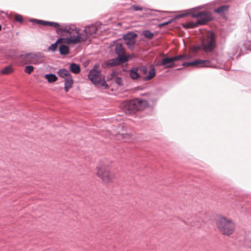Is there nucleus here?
Here are the masks:
<instances>
[{
    "mask_svg": "<svg viewBox=\"0 0 251 251\" xmlns=\"http://www.w3.org/2000/svg\"><path fill=\"white\" fill-rule=\"evenodd\" d=\"M98 27L95 24L86 26L83 30H80L73 25L63 24L57 32L61 35H70L75 45L87 40L90 41L95 36Z\"/></svg>",
    "mask_w": 251,
    "mask_h": 251,
    "instance_id": "1",
    "label": "nucleus"
},
{
    "mask_svg": "<svg viewBox=\"0 0 251 251\" xmlns=\"http://www.w3.org/2000/svg\"><path fill=\"white\" fill-rule=\"evenodd\" d=\"M16 58L22 66L26 64L38 65L45 60L44 54L40 52H23L17 55Z\"/></svg>",
    "mask_w": 251,
    "mask_h": 251,
    "instance_id": "2",
    "label": "nucleus"
},
{
    "mask_svg": "<svg viewBox=\"0 0 251 251\" xmlns=\"http://www.w3.org/2000/svg\"><path fill=\"white\" fill-rule=\"evenodd\" d=\"M217 35L212 31L206 32L205 37L201 40V44L199 46L194 48V51H198L200 50L208 53L212 52L217 46Z\"/></svg>",
    "mask_w": 251,
    "mask_h": 251,
    "instance_id": "3",
    "label": "nucleus"
},
{
    "mask_svg": "<svg viewBox=\"0 0 251 251\" xmlns=\"http://www.w3.org/2000/svg\"><path fill=\"white\" fill-rule=\"evenodd\" d=\"M148 105L147 100L137 99L124 101L121 104V107L126 114L130 115L143 109Z\"/></svg>",
    "mask_w": 251,
    "mask_h": 251,
    "instance_id": "4",
    "label": "nucleus"
},
{
    "mask_svg": "<svg viewBox=\"0 0 251 251\" xmlns=\"http://www.w3.org/2000/svg\"><path fill=\"white\" fill-rule=\"evenodd\" d=\"M191 15L192 17L199 18L196 23H189L184 26L186 28H194L197 25L205 24L212 19L211 13L208 11L192 12Z\"/></svg>",
    "mask_w": 251,
    "mask_h": 251,
    "instance_id": "5",
    "label": "nucleus"
},
{
    "mask_svg": "<svg viewBox=\"0 0 251 251\" xmlns=\"http://www.w3.org/2000/svg\"><path fill=\"white\" fill-rule=\"evenodd\" d=\"M97 176L105 183L112 182L115 177L114 174L110 171L106 164H100V166L97 167Z\"/></svg>",
    "mask_w": 251,
    "mask_h": 251,
    "instance_id": "6",
    "label": "nucleus"
},
{
    "mask_svg": "<svg viewBox=\"0 0 251 251\" xmlns=\"http://www.w3.org/2000/svg\"><path fill=\"white\" fill-rule=\"evenodd\" d=\"M217 225L219 230L225 235H230L234 232L235 228L234 223L225 217L220 218L218 220Z\"/></svg>",
    "mask_w": 251,
    "mask_h": 251,
    "instance_id": "7",
    "label": "nucleus"
},
{
    "mask_svg": "<svg viewBox=\"0 0 251 251\" xmlns=\"http://www.w3.org/2000/svg\"><path fill=\"white\" fill-rule=\"evenodd\" d=\"M94 68L91 70L88 75L89 79L95 85L103 86L105 88H108V86L106 84L103 76L101 75L100 72Z\"/></svg>",
    "mask_w": 251,
    "mask_h": 251,
    "instance_id": "8",
    "label": "nucleus"
},
{
    "mask_svg": "<svg viewBox=\"0 0 251 251\" xmlns=\"http://www.w3.org/2000/svg\"><path fill=\"white\" fill-rule=\"evenodd\" d=\"M67 36L66 38H59L55 43L52 44L49 48L48 50L52 52L56 51L58 47V44L62 43L67 45H75L72 38L70 35H63Z\"/></svg>",
    "mask_w": 251,
    "mask_h": 251,
    "instance_id": "9",
    "label": "nucleus"
},
{
    "mask_svg": "<svg viewBox=\"0 0 251 251\" xmlns=\"http://www.w3.org/2000/svg\"><path fill=\"white\" fill-rule=\"evenodd\" d=\"M182 66H197L202 67H213V64L210 60H196L193 62H184L182 64Z\"/></svg>",
    "mask_w": 251,
    "mask_h": 251,
    "instance_id": "10",
    "label": "nucleus"
},
{
    "mask_svg": "<svg viewBox=\"0 0 251 251\" xmlns=\"http://www.w3.org/2000/svg\"><path fill=\"white\" fill-rule=\"evenodd\" d=\"M137 34L133 32H129L123 36L125 43L129 49L132 50L134 49L135 44V38L137 37Z\"/></svg>",
    "mask_w": 251,
    "mask_h": 251,
    "instance_id": "11",
    "label": "nucleus"
},
{
    "mask_svg": "<svg viewBox=\"0 0 251 251\" xmlns=\"http://www.w3.org/2000/svg\"><path fill=\"white\" fill-rule=\"evenodd\" d=\"M158 65L164 66L165 69L172 68L176 66L173 56L163 58L158 63Z\"/></svg>",
    "mask_w": 251,
    "mask_h": 251,
    "instance_id": "12",
    "label": "nucleus"
},
{
    "mask_svg": "<svg viewBox=\"0 0 251 251\" xmlns=\"http://www.w3.org/2000/svg\"><path fill=\"white\" fill-rule=\"evenodd\" d=\"M115 52L118 57L121 58V60L127 62L128 56L126 54L125 48L121 43H117L115 46Z\"/></svg>",
    "mask_w": 251,
    "mask_h": 251,
    "instance_id": "13",
    "label": "nucleus"
},
{
    "mask_svg": "<svg viewBox=\"0 0 251 251\" xmlns=\"http://www.w3.org/2000/svg\"><path fill=\"white\" fill-rule=\"evenodd\" d=\"M185 222L186 224L191 226L198 227L201 226V219L199 217H192L191 219H188Z\"/></svg>",
    "mask_w": 251,
    "mask_h": 251,
    "instance_id": "14",
    "label": "nucleus"
},
{
    "mask_svg": "<svg viewBox=\"0 0 251 251\" xmlns=\"http://www.w3.org/2000/svg\"><path fill=\"white\" fill-rule=\"evenodd\" d=\"M125 62H126L121 60V58L117 57L107 60L106 62V65L107 67H112Z\"/></svg>",
    "mask_w": 251,
    "mask_h": 251,
    "instance_id": "15",
    "label": "nucleus"
},
{
    "mask_svg": "<svg viewBox=\"0 0 251 251\" xmlns=\"http://www.w3.org/2000/svg\"><path fill=\"white\" fill-rule=\"evenodd\" d=\"M155 69L153 65H151L149 74L143 77L142 79L144 81H149L152 79L155 76Z\"/></svg>",
    "mask_w": 251,
    "mask_h": 251,
    "instance_id": "16",
    "label": "nucleus"
},
{
    "mask_svg": "<svg viewBox=\"0 0 251 251\" xmlns=\"http://www.w3.org/2000/svg\"><path fill=\"white\" fill-rule=\"evenodd\" d=\"M73 83L74 81L72 76H69L65 78L64 89L66 92H68L69 90L72 87Z\"/></svg>",
    "mask_w": 251,
    "mask_h": 251,
    "instance_id": "17",
    "label": "nucleus"
},
{
    "mask_svg": "<svg viewBox=\"0 0 251 251\" xmlns=\"http://www.w3.org/2000/svg\"><path fill=\"white\" fill-rule=\"evenodd\" d=\"M108 78L113 80L119 86H122L123 84L122 78L118 76L115 72H112Z\"/></svg>",
    "mask_w": 251,
    "mask_h": 251,
    "instance_id": "18",
    "label": "nucleus"
},
{
    "mask_svg": "<svg viewBox=\"0 0 251 251\" xmlns=\"http://www.w3.org/2000/svg\"><path fill=\"white\" fill-rule=\"evenodd\" d=\"M57 74L60 77L64 78L65 79L66 77L71 76L70 72L66 69H60L58 71Z\"/></svg>",
    "mask_w": 251,
    "mask_h": 251,
    "instance_id": "19",
    "label": "nucleus"
},
{
    "mask_svg": "<svg viewBox=\"0 0 251 251\" xmlns=\"http://www.w3.org/2000/svg\"><path fill=\"white\" fill-rule=\"evenodd\" d=\"M70 70L72 73L75 74H78L80 72L79 65L75 63H73L70 64Z\"/></svg>",
    "mask_w": 251,
    "mask_h": 251,
    "instance_id": "20",
    "label": "nucleus"
},
{
    "mask_svg": "<svg viewBox=\"0 0 251 251\" xmlns=\"http://www.w3.org/2000/svg\"><path fill=\"white\" fill-rule=\"evenodd\" d=\"M138 68H133L130 70L129 75L133 79H136L140 77V75L138 73Z\"/></svg>",
    "mask_w": 251,
    "mask_h": 251,
    "instance_id": "21",
    "label": "nucleus"
},
{
    "mask_svg": "<svg viewBox=\"0 0 251 251\" xmlns=\"http://www.w3.org/2000/svg\"><path fill=\"white\" fill-rule=\"evenodd\" d=\"M59 51L61 55H66L69 52V48L66 45L62 44L59 48Z\"/></svg>",
    "mask_w": 251,
    "mask_h": 251,
    "instance_id": "22",
    "label": "nucleus"
},
{
    "mask_svg": "<svg viewBox=\"0 0 251 251\" xmlns=\"http://www.w3.org/2000/svg\"><path fill=\"white\" fill-rule=\"evenodd\" d=\"M45 77L50 83L55 82L57 79L56 75L53 74H47L45 75Z\"/></svg>",
    "mask_w": 251,
    "mask_h": 251,
    "instance_id": "23",
    "label": "nucleus"
},
{
    "mask_svg": "<svg viewBox=\"0 0 251 251\" xmlns=\"http://www.w3.org/2000/svg\"><path fill=\"white\" fill-rule=\"evenodd\" d=\"M61 25H59V24L58 23L53 22H49V21H45L44 25L45 26H52L54 27H58L56 29V32H57V30L61 27ZM58 33V32H57Z\"/></svg>",
    "mask_w": 251,
    "mask_h": 251,
    "instance_id": "24",
    "label": "nucleus"
},
{
    "mask_svg": "<svg viewBox=\"0 0 251 251\" xmlns=\"http://www.w3.org/2000/svg\"><path fill=\"white\" fill-rule=\"evenodd\" d=\"M228 9V6L227 5H223L220 6L219 7L214 9V11L218 14H221L223 12L225 11H227Z\"/></svg>",
    "mask_w": 251,
    "mask_h": 251,
    "instance_id": "25",
    "label": "nucleus"
},
{
    "mask_svg": "<svg viewBox=\"0 0 251 251\" xmlns=\"http://www.w3.org/2000/svg\"><path fill=\"white\" fill-rule=\"evenodd\" d=\"M119 135L121 136L123 139L125 140V141L126 142H129L131 141V136L132 135L131 134L129 133H120L119 132H118Z\"/></svg>",
    "mask_w": 251,
    "mask_h": 251,
    "instance_id": "26",
    "label": "nucleus"
},
{
    "mask_svg": "<svg viewBox=\"0 0 251 251\" xmlns=\"http://www.w3.org/2000/svg\"><path fill=\"white\" fill-rule=\"evenodd\" d=\"M12 72L13 69L11 66H6L1 71V74L4 75L10 74Z\"/></svg>",
    "mask_w": 251,
    "mask_h": 251,
    "instance_id": "27",
    "label": "nucleus"
},
{
    "mask_svg": "<svg viewBox=\"0 0 251 251\" xmlns=\"http://www.w3.org/2000/svg\"><path fill=\"white\" fill-rule=\"evenodd\" d=\"M173 57L175 61L189 59V56L188 55L183 54H180L176 56H173Z\"/></svg>",
    "mask_w": 251,
    "mask_h": 251,
    "instance_id": "28",
    "label": "nucleus"
},
{
    "mask_svg": "<svg viewBox=\"0 0 251 251\" xmlns=\"http://www.w3.org/2000/svg\"><path fill=\"white\" fill-rule=\"evenodd\" d=\"M144 36L148 39H151L154 36L153 33L149 30H145L143 32Z\"/></svg>",
    "mask_w": 251,
    "mask_h": 251,
    "instance_id": "29",
    "label": "nucleus"
},
{
    "mask_svg": "<svg viewBox=\"0 0 251 251\" xmlns=\"http://www.w3.org/2000/svg\"><path fill=\"white\" fill-rule=\"evenodd\" d=\"M34 67L32 65H27L25 67V72L27 74H30L33 71Z\"/></svg>",
    "mask_w": 251,
    "mask_h": 251,
    "instance_id": "30",
    "label": "nucleus"
},
{
    "mask_svg": "<svg viewBox=\"0 0 251 251\" xmlns=\"http://www.w3.org/2000/svg\"><path fill=\"white\" fill-rule=\"evenodd\" d=\"M130 9H132L135 11H142L144 9V8L141 6H138L137 5L133 4L131 6Z\"/></svg>",
    "mask_w": 251,
    "mask_h": 251,
    "instance_id": "31",
    "label": "nucleus"
},
{
    "mask_svg": "<svg viewBox=\"0 0 251 251\" xmlns=\"http://www.w3.org/2000/svg\"><path fill=\"white\" fill-rule=\"evenodd\" d=\"M138 70L140 71L141 73H142L144 75H146L148 72V69L146 66H142L138 68Z\"/></svg>",
    "mask_w": 251,
    "mask_h": 251,
    "instance_id": "32",
    "label": "nucleus"
},
{
    "mask_svg": "<svg viewBox=\"0 0 251 251\" xmlns=\"http://www.w3.org/2000/svg\"><path fill=\"white\" fill-rule=\"evenodd\" d=\"M31 21L32 22L36 23L39 25H43L45 23V21L40 20L33 19Z\"/></svg>",
    "mask_w": 251,
    "mask_h": 251,
    "instance_id": "33",
    "label": "nucleus"
},
{
    "mask_svg": "<svg viewBox=\"0 0 251 251\" xmlns=\"http://www.w3.org/2000/svg\"><path fill=\"white\" fill-rule=\"evenodd\" d=\"M15 19L16 21L19 22L20 23L23 22V18L20 15H16L15 17Z\"/></svg>",
    "mask_w": 251,
    "mask_h": 251,
    "instance_id": "34",
    "label": "nucleus"
},
{
    "mask_svg": "<svg viewBox=\"0 0 251 251\" xmlns=\"http://www.w3.org/2000/svg\"><path fill=\"white\" fill-rule=\"evenodd\" d=\"M247 39L251 43V31H249L247 35Z\"/></svg>",
    "mask_w": 251,
    "mask_h": 251,
    "instance_id": "35",
    "label": "nucleus"
},
{
    "mask_svg": "<svg viewBox=\"0 0 251 251\" xmlns=\"http://www.w3.org/2000/svg\"><path fill=\"white\" fill-rule=\"evenodd\" d=\"M171 21H168L167 22H165V23H162L160 25V26H164V25H168L169 24L171 23Z\"/></svg>",
    "mask_w": 251,
    "mask_h": 251,
    "instance_id": "36",
    "label": "nucleus"
},
{
    "mask_svg": "<svg viewBox=\"0 0 251 251\" xmlns=\"http://www.w3.org/2000/svg\"><path fill=\"white\" fill-rule=\"evenodd\" d=\"M127 56H128V60L129 59H131L132 57H133L134 55L132 54H129L128 55H127Z\"/></svg>",
    "mask_w": 251,
    "mask_h": 251,
    "instance_id": "37",
    "label": "nucleus"
},
{
    "mask_svg": "<svg viewBox=\"0 0 251 251\" xmlns=\"http://www.w3.org/2000/svg\"><path fill=\"white\" fill-rule=\"evenodd\" d=\"M112 134H113L114 135H115L116 134V133H112Z\"/></svg>",
    "mask_w": 251,
    "mask_h": 251,
    "instance_id": "38",
    "label": "nucleus"
}]
</instances>
